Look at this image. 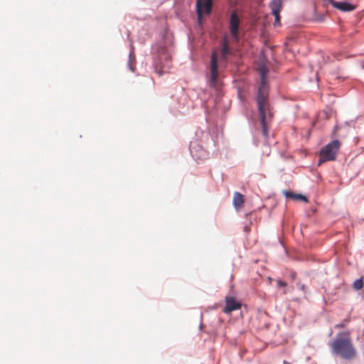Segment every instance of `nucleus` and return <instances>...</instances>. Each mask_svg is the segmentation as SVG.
I'll use <instances>...</instances> for the list:
<instances>
[{"instance_id": "nucleus-16", "label": "nucleus", "mask_w": 364, "mask_h": 364, "mask_svg": "<svg viewBox=\"0 0 364 364\" xmlns=\"http://www.w3.org/2000/svg\"><path fill=\"white\" fill-rule=\"evenodd\" d=\"M278 287H285L287 286V282L282 281V280H277V282Z\"/></svg>"}, {"instance_id": "nucleus-5", "label": "nucleus", "mask_w": 364, "mask_h": 364, "mask_svg": "<svg viewBox=\"0 0 364 364\" xmlns=\"http://www.w3.org/2000/svg\"><path fill=\"white\" fill-rule=\"evenodd\" d=\"M218 54L215 50L211 54L210 60V79L211 86L216 87L218 85Z\"/></svg>"}, {"instance_id": "nucleus-12", "label": "nucleus", "mask_w": 364, "mask_h": 364, "mask_svg": "<svg viewBox=\"0 0 364 364\" xmlns=\"http://www.w3.org/2000/svg\"><path fill=\"white\" fill-rule=\"evenodd\" d=\"M233 205L238 209L243 206L245 203L244 196L238 192H235L233 196Z\"/></svg>"}, {"instance_id": "nucleus-3", "label": "nucleus", "mask_w": 364, "mask_h": 364, "mask_svg": "<svg viewBox=\"0 0 364 364\" xmlns=\"http://www.w3.org/2000/svg\"><path fill=\"white\" fill-rule=\"evenodd\" d=\"M341 146V142L338 139L333 140L323 146L319 153L318 165L331 161H335Z\"/></svg>"}, {"instance_id": "nucleus-9", "label": "nucleus", "mask_w": 364, "mask_h": 364, "mask_svg": "<svg viewBox=\"0 0 364 364\" xmlns=\"http://www.w3.org/2000/svg\"><path fill=\"white\" fill-rule=\"evenodd\" d=\"M272 13L275 17L274 25H280V11L282 7V0H272L269 5Z\"/></svg>"}, {"instance_id": "nucleus-6", "label": "nucleus", "mask_w": 364, "mask_h": 364, "mask_svg": "<svg viewBox=\"0 0 364 364\" xmlns=\"http://www.w3.org/2000/svg\"><path fill=\"white\" fill-rule=\"evenodd\" d=\"M240 20L235 11L231 14L230 18V31L235 41H239V26Z\"/></svg>"}, {"instance_id": "nucleus-13", "label": "nucleus", "mask_w": 364, "mask_h": 364, "mask_svg": "<svg viewBox=\"0 0 364 364\" xmlns=\"http://www.w3.org/2000/svg\"><path fill=\"white\" fill-rule=\"evenodd\" d=\"M284 196L287 198H293V199H296V200H303L304 202H308L307 198L305 196L301 195V194H296V193H292V192H290V191H284Z\"/></svg>"}, {"instance_id": "nucleus-11", "label": "nucleus", "mask_w": 364, "mask_h": 364, "mask_svg": "<svg viewBox=\"0 0 364 364\" xmlns=\"http://www.w3.org/2000/svg\"><path fill=\"white\" fill-rule=\"evenodd\" d=\"M221 58L223 60H225L228 55L230 53V48H229V41L228 40V38L225 36L222 41L221 43Z\"/></svg>"}, {"instance_id": "nucleus-4", "label": "nucleus", "mask_w": 364, "mask_h": 364, "mask_svg": "<svg viewBox=\"0 0 364 364\" xmlns=\"http://www.w3.org/2000/svg\"><path fill=\"white\" fill-rule=\"evenodd\" d=\"M171 55L166 48L164 47L160 48L158 57L154 62V67L156 72L159 75L166 73L171 68Z\"/></svg>"}, {"instance_id": "nucleus-15", "label": "nucleus", "mask_w": 364, "mask_h": 364, "mask_svg": "<svg viewBox=\"0 0 364 364\" xmlns=\"http://www.w3.org/2000/svg\"><path fill=\"white\" fill-rule=\"evenodd\" d=\"M134 64H135V58L132 55V53H131L129 55L128 65H129V68L130 70L132 72H134L135 70Z\"/></svg>"}, {"instance_id": "nucleus-10", "label": "nucleus", "mask_w": 364, "mask_h": 364, "mask_svg": "<svg viewBox=\"0 0 364 364\" xmlns=\"http://www.w3.org/2000/svg\"><path fill=\"white\" fill-rule=\"evenodd\" d=\"M333 6L343 12L352 11L356 9V5L349 2H333Z\"/></svg>"}, {"instance_id": "nucleus-8", "label": "nucleus", "mask_w": 364, "mask_h": 364, "mask_svg": "<svg viewBox=\"0 0 364 364\" xmlns=\"http://www.w3.org/2000/svg\"><path fill=\"white\" fill-rule=\"evenodd\" d=\"M241 306L242 304L235 298L227 296L225 298V306L223 309V312L225 314H230L233 311L240 309Z\"/></svg>"}, {"instance_id": "nucleus-2", "label": "nucleus", "mask_w": 364, "mask_h": 364, "mask_svg": "<svg viewBox=\"0 0 364 364\" xmlns=\"http://www.w3.org/2000/svg\"><path fill=\"white\" fill-rule=\"evenodd\" d=\"M333 353L341 358L350 360L356 355V350L348 337L336 338L331 344Z\"/></svg>"}, {"instance_id": "nucleus-7", "label": "nucleus", "mask_w": 364, "mask_h": 364, "mask_svg": "<svg viewBox=\"0 0 364 364\" xmlns=\"http://www.w3.org/2000/svg\"><path fill=\"white\" fill-rule=\"evenodd\" d=\"M212 9V0H197L196 10L198 20H200L203 14H208Z\"/></svg>"}, {"instance_id": "nucleus-14", "label": "nucleus", "mask_w": 364, "mask_h": 364, "mask_svg": "<svg viewBox=\"0 0 364 364\" xmlns=\"http://www.w3.org/2000/svg\"><path fill=\"white\" fill-rule=\"evenodd\" d=\"M363 285H364V281H363V279L361 277L358 279H356L353 282V287L355 290H360L363 287Z\"/></svg>"}, {"instance_id": "nucleus-17", "label": "nucleus", "mask_w": 364, "mask_h": 364, "mask_svg": "<svg viewBox=\"0 0 364 364\" xmlns=\"http://www.w3.org/2000/svg\"><path fill=\"white\" fill-rule=\"evenodd\" d=\"M298 285H299V288L301 291H303L304 292H305V291H306V287L304 284H299Z\"/></svg>"}, {"instance_id": "nucleus-1", "label": "nucleus", "mask_w": 364, "mask_h": 364, "mask_svg": "<svg viewBox=\"0 0 364 364\" xmlns=\"http://www.w3.org/2000/svg\"><path fill=\"white\" fill-rule=\"evenodd\" d=\"M259 71L261 82L257 96V104L262 134L265 137H267L269 134V124L273 117V113L268 100V90L267 87L266 77L268 70L264 65H262L259 68Z\"/></svg>"}]
</instances>
